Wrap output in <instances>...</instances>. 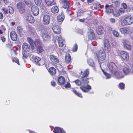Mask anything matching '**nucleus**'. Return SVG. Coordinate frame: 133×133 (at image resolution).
<instances>
[{"label":"nucleus","mask_w":133,"mask_h":133,"mask_svg":"<svg viewBox=\"0 0 133 133\" xmlns=\"http://www.w3.org/2000/svg\"><path fill=\"white\" fill-rule=\"evenodd\" d=\"M110 71L112 73L113 76L115 78L119 79L123 77L122 73L118 71L117 66L113 62L109 63L108 66Z\"/></svg>","instance_id":"nucleus-1"},{"label":"nucleus","mask_w":133,"mask_h":133,"mask_svg":"<svg viewBox=\"0 0 133 133\" xmlns=\"http://www.w3.org/2000/svg\"><path fill=\"white\" fill-rule=\"evenodd\" d=\"M133 23V18L130 16H127L123 19L121 22L123 25L131 24Z\"/></svg>","instance_id":"nucleus-2"},{"label":"nucleus","mask_w":133,"mask_h":133,"mask_svg":"<svg viewBox=\"0 0 133 133\" xmlns=\"http://www.w3.org/2000/svg\"><path fill=\"white\" fill-rule=\"evenodd\" d=\"M31 58L32 60H34L36 64L38 65H43L45 63V61L44 60H41L40 58L37 56H35L34 55L31 56Z\"/></svg>","instance_id":"nucleus-3"},{"label":"nucleus","mask_w":133,"mask_h":133,"mask_svg":"<svg viewBox=\"0 0 133 133\" xmlns=\"http://www.w3.org/2000/svg\"><path fill=\"white\" fill-rule=\"evenodd\" d=\"M25 4L22 2L18 3L17 6L19 12L21 14H23L25 12Z\"/></svg>","instance_id":"nucleus-4"},{"label":"nucleus","mask_w":133,"mask_h":133,"mask_svg":"<svg viewBox=\"0 0 133 133\" xmlns=\"http://www.w3.org/2000/svg\"><path fill=\"white\" fill-rule=\"evenodd\" d=\"M106 56V54L105 52L104 51L103 49L100 50L99 52L98 58V60L103 61L105 60Z\"/></svg>","instance_id":"nucleus-5"},{"label":"nucleus","mask_w":133,"mask_h":133,"mask_svg":"<svg viewBox=\"0 0 133 133\" xmlns=\"http://www.w3.org/2000/svg\"><path fill=\"white\" fill-rule=\"evenodd\" d=\"M59 2L63 8L67 9L70 8V3L67 0H60Z\"/></svg>","instance_id":"nucleus-6"},{"label":"nucleus","mask_w":133,"mask_h":133,"mask_svg":"<svg viewBox=\"0 0 133 133\" xmlns=\"http://www.w3.org/2000/svg\"><path fill=\"white\" fill-rule=\"evenodd\" d=\"M50 16L48 15H45L43 17V22L44 25H48L50 22Z\"/></svg>","instance_id":"nucleus-7"},{"label":"nucleus","mask_w":133,"mask_h":133,"mask_svg":"<svg viewBox=\"0 0 133 133\" xmlns=\"http://www.w3.org/2000/svg\"><path fill=\"white\" fill-rule=\"evenodd\" d=\"M31 11L34 16L37 15L39 12V10L38 7L36 5H33L32 6Z\"/></svg>","instance_id":"nucleus-8"},{"label":"nucleus","mask_w":133,"mask_h":133,"mask_svg":"<svg viewBox=\"0 0 133 133\" xmlns=\"http://www.w3.org/2000/svg\"><path fill=\"white\" fill-rule=\"evenodd\" d=\"M80 88L83 92H88L91 89V86L88 84L86 85H84L81 87Z\"/></svg>","instance_id":"nucleus-9"},{"label":"nucleus","mask_w":133,"mask_h":133,"mask_svg":"<svg viewBox=\"0 0 133 133\" xmlns=\"http://www.w3.org/2000/svg\"><path fill=\"white\" fill-rule=\"evenodd\" d=\"M121 56L122 58L125 60H128L129 59V55L126 52L122 51L120 53Z\"/></svg>","instance_id":"nucleus-10"},{"label":"nucleus","mask_w":133,"mask_h":133,"mask_svg":"<svg viewBox=\"0 0 133 133\" xmlns=\"http://www.w3.org/2000/svg\"><path fill=\"white\" fill-rule=\"evenodd\" d=\"M104 49L107 52H109L111 50V48L109 41L108 40H105L104 42Z\"/></svg>","instance_id":"nucleus-11"},{"label":"nucleus","mask_w":133,"mask_h":133,"mask_svg":"<svg viewBox=\"0 0 133 133\" xmlns=\"http://www.w3.org/2000/svg\"><path fill=\"white\" fill-rule=\"evenodd\" d=\"M88 37L89 39L92 40L95 38L94 33L93 30L90 29L88 32Z\"/></svg>","instance_id":"nucleus-12"},{"label":"nucleus","mask_w":133,"mask_h":133,"mask_svg":"<svg viewBox=\"0 0 133 133\" xmlns=\"http://www.w3.org/2000/svg\"><path fill=\"white\" fill-rule=\"evenodd\" d=\"M58 41L60 47H62L65 44V41L62 37L60 36L58 38Z\"/></svg>","instance_id":"nucleus-13"},{"label":"nucleus","mask_w":133,"mask_h":133,"mask_svg":"<svg viewBox=\"0 0 133 133\" xmlns=\"http://www.w3.org/2000/svg\"><path fill=\"white\" fill-rule=\"evenodd\" d=\"M130 28L129 27L123 28L120 29V31L121 33L124 34H128L130 31Z\"/></svg>","instance_id":"nucleus-14"},{"label":"nucleus","mask_w":133,"mask_h":133,"mask_svg":"<svg viewBox=\"0 0 133 133\" xmlns=\"http://www.w3.org/2000/svg\"><path fill=\"white\" fill-rule=\"evenodd\" d=\"M42 36L43 38V40L44 41H48L51 38V37L48 33L43 32Z\"/></svg>","instance_id":"nucleus-15"},{"label":"nucleus","mask_w":133,"mask_h":133,"mask_svg":"<svg viewBox=\"0 0 133 133\" xmlns=\"http://www.w3.org/2000/svg\"><path fill=\"white\" fill-rule=\"evenodd\" d=\"M53 132L55 133H66L63 128H61L58 127H55L54 130Z\"/></svg>","instance_id":"nucleus-16"},{"label":"nucleus","mask_w":133,"mask_h":133,"mask_svg":"<svg viewBox=\"0 0 133 133\" xmlns=\"http://www.w3.org/2000/svg\"><path fill=\"white\" fill-rule=\"evenodd\" d=\"M50 58L51 61L53 63L56 64L59 62L57 57L53 55H50Z\"/></svg>","instance_id":"nucleus-17"},{"label":"nucleus","mask_w":133,"mask_h":133,"mask_svg":"<svg viewBox=\"0 0 133 133\" xmlns=\"http://www.w3.org/2000/svg\"><path fill=\"white\" fill-rule=\"evenodd\" d=\"M22 48L24 51L26 52H29L30 50V45L26 43H24L23 44L22 46Z\"/></svg>","instance_id":"nucleus-18"},{"label":"nucleus","mask_w":133,"mask_h":133,"mask_svg":"<svg viewBox=\"0 0 133 133\" xmlns=\"http://www.w3.org/2000/svg\"><path fill=\"white\" fill-rule=\"evenodd\" d=\"M54 32L56 34H58L60 33V28L58 25H54L52 28Z\"/></svg>","instance_id":"nucleus-19"},{"label":"nucleus","mask_w":133,"mask_h":133,"mask_svg":"<svg viewBox=\"0 0 133 133\" xmlns=\"http://www.w3.org/2000/svg\"><path fill=\"white\" fill-rule=\"evenodd\" d=\"M96 32L99 35H102L104 32V30L102 26H99L97 29Z\"/></svg>","instance_id":"nucleus-20"},{"label":"nucleus","mask_w":133,"mask_h":133,"mask_svg":"<svg viewBox=\"0 0 133 133\" xmlns=\"http://www.w3.org/2000/svg\"><path fill=\"white\" fill-rule=\"evenodd\" d=\"M10 36L11 39L13 41L17 40V34L14 31H12L11 32Z\"/></svg>","instance_id":"nucleus-21"},{"label":"nucleus","mask_w":133,"mask_h":133,"mask_svg":"<svg viewBox=\"0 0 133 133\" xmlns=\"http://www.w3.org/2000/svg\"><path fill=\"white\" fill-rule=\"evenodd\" d=\"M26 19L29 23H33L34 22V17L31 15L29 14L26 17Z\"/></svg>","instance_id":"nucleus-22"},{"label":"nucleus","mask_w":133,"mask_h":133,"mask_svg":"<svg viewBox=\"0 0 133 133\" xmlns=\"http://www.w3.org/2000/svg\"><path fill=\"white\" fill-rule=\"evenodd\" d=\"M105 8L106 12L108 14H109L114 12V10L112 9H110L108 5L106 4L105 6Z\"/></svg>","instance_id":"nucleus-23"},{"label":"nucleus","mask_w":133,"mask_h":133,"mask_svg":"<svg viewBox=\"0 0 133 133\" xmlns=\"http://www.w3.org/2000/svg\"><path fill=\"white\" fill-rule=\"evenodd\" d=\"M124 48L128 50H130L131 49V46L130 45L127 44L126 41L123 40V42Z\"/></svg>","instance_id":"nucleus-24"},{"label":"nucleus","mask_w":133,"mask_h":133,"mask_svg":"<svg viewBox=\"0 0 133 133\" xmlns=\"http://www.w3.org/2000/svg\"><path fill=\"white\" fill-rule=\"evenodd\" d=\"M123 72L125 75L131 74L133 73V72L131 71L130 69L127 67H125L123 68Z\"/></svg>","instance_id":"nucleus-25"},{"label":"nucleus","mask_w":133,"mask_h":133,"mask_svg":"<svg viewBox=\"0 0 133 133\" xmlns=\"http://www.w3.org/2000/svg\"><path fill=\"white\" fill-rule=\"evenodd\" d=\"M89 78H87L85 77H82L81 80L82 83L84 85H87L89 83L88 80Z\"/></svg>","instance_id":"nucleus-26"},{"label":"nucleus","mask_w":133,"mask_h":133,"mask_svg":"<svg viewBox=\"0 0 133 133\" xmlns=\"http://www.w3.org/2000/svg\"><path fill=\"white\" fill-rule=\"evenodd\" d=\"M58 81L59 83L61 84H64L65 82L64 77L63 76L59 77L58 79Z\"/></svg>","instance_id":"nucleus-27"},{"label":"nucleus","mask_w":133,"mask_h":133,"mask_svg":"<svg viewBox=\"0 0 133 133\" xmlns=\"http://www.w3.org/2000/svg\"><path fill=\"white\" fill-rule=\"evenodd\" d=\"M49 72L51 75H54L56 73V70L55 68L51 67L50 68Z\"/></svg>","instance_id":"nucleus-28"},{"label":"nucleus","mask_w":133,"mask_h":133,"mask_svg":"<svg viewBox=\"0 0 133 133\" xmlns=\"http://www.w3.org/2000/svg\"><path fill=\"white\" fill-rule=\"evenodd\" d=\"M71 57L69 54H66L65 57V61L67 63H69L71 61Z\"/></svg>","instance_id":"nucleus-29"},{"label":"nucleus","mask_w":133,"mask_h":133,"mask_svg":"<svg viewBox=\"0 0 133 133\" xmlns=\"http://www.w3.org/2000/svg\"><path fill=\"white\" fill-rule=\"evenodd\" d=\"M121 6L123 7V8L125 10H126V11L127 12H128L130 11V10L129 8L127 6L126 3H123L122 4Z\"/></svg>","instance_id":"nucleus-30"},{"label":"nucleus","mask_w":133,"mask_h":133,"mask_svg":"<svg viewBox=\"0 0 133 133\" xmlns=\"http://www.w3.org/2000/svg\"><path fill=\"white\" fill-rule=\"evenodd\" d=\"M64 16L63 15H59L57 17V20L60 22H62L64 19Z\"/></svg>","instance_id":"nucleus-31"},{"label":"nucleus","mask_w":133,"mask_h":133,"mask_svg":"<svg viewBox=\"0 0 133 133\" xmlns=\"http://www.w3.org/2000/svg\"><path fill=\"white\" fill-rule=\"evenodd\" d=\"M51 11L54 13H57L59 11L58 8L56 6H54L51 8Z\"/></svg>","instance_id":"nucleus-32"},{"label":"nucleus","mask_w":133,"mask_h":133,"mask_svg":"<svg viewBox=\"0 0 133 133\" xmlns=\"http://www.w3.org/2000/svg\"><path fill=\"white\" fill-rule=\"evenodd\" d=\"M81 14L84 13L85 14H87L89 16L91 13V11L89 10H87L86 9L81 10L80 11Z\"/></svg>","instance_id":"nucleus-33"},{"label":"nucleus","mask_w":133,"mask_h":133,"mask_svg":"<svg viewBox=\"0 0 133 133\" xmlns=\"http://www.w3.org/2000/svg\"><path fill=\"white\" fill-rule=\"evenodd\" d=\"M45 2L48 6H52L55 4L54 0H45Z\"/></svg>","instance_id":"nucleus-34"},{"label":"nucleus","mask_w":133,"mask_h":133,"mask_svg":"<svg viewBox=\"0 0 133 133\" xmlns=\"http://www.w3.org/2000/svg\"><path fill=\"white\" fill-rule=\"evenodd\" d=\"M81 73L82 75L84 76L83 77H87L89 74V70L88 69H86L83 72L81 71Z\"/></svg>","instance_id":"nucleus-35"},{"label":"nucleus","mask_w":133,"mask_h":133,"mask_svg":"<svg viewBox=\"0 0 133 133\" xmlns=\"http://www.w3.org/2000/svg\"><path fill=\"white\" fill-rule=\"evenodd\" d=\"M87 62L88 64L91 66L93 67L94 65V63L92 59H89L87 60Z\"/></svg>","instance_id":"nucleus-36"},{"label":"nucleus","mask_w":133,"mask_h":133,"mask_svg":"<svg viewBox=\"0 0 133 133\" xmlns=\"http://www.w3.org/2000/svg\"><path fill=\"white\" fill-rule=\"evenodd\" d=\"M100 67H101V69H102V70L105 76L106 77V78L107 79H109V78H111V75L107 73L106 72H105L101 68V65H100Z\"/></svg>","instance_id":"nucleus-37"},{"label":"nucleus","mask_w":133,"mask_h":133,"mask_svg":"<svg viewBox=\"0 0 133 133\" xmlns=\"http://www.w3.org/2000/svg\"><path fill=\"white\" fill-rule=\"evenodd\" d=\"M72 91L76 95H77L78 97L81 98L82 97V95L80 93L77 92V91L75 89H72Z\"/></svg>","instance_id":"nucleus-38"},{"label":"nucleus","mask_w":133,"mask_h":133,"mask_svg":"<svg viewBox=\"0 0 133 133\" xmlns=\"http://www.w3.org/2000/svg\"><path fill=\"white\" fill-rule=\"evenodd\" d=\"M112 34L114 36L116 37H118L119 36L118 32L116 30H114L112 31Z\"/></svg>","instance_id":"nucleus-39"},{"label":"nucleus","mask_w":133,"mask_h":133,"mask_svg":"<svg viewBox=\"0 0 133 133\" xmlns=\"http://www.w3.org/2000/svg\"><path fill=\"white\" fill-rule=\"evenodd\" d=\"M27 40L31 45H33L34 44V41L31 38L29 37L27 38Z\"/></svg>","instance_id":"nucleus-40"},{"label":"nucleus","mask_w":133,"mask_h":133,"mask_svg":"<svg viewBox=\"0 0 133 133\" xmlns=\"http://www.w3.org/2000/svg\"><path fill=\"white\" fill-rule=\"evenodd\" d=\"M8 10L9 13L11 14H12L14 12L13 8L11 6H8Z\"/></svg>","instance_id":"nucleus-41"},{"label":"nucleus","mask_w":133,"mask_h":133,"mask_svg":"<svg viewBox=\"0 0 133 133\" xmlns=\"http://www.w3.org/2000/svg\"><path fill=\"white\" fill-rule=\"evenodd\" d=\"M126 11V10L125 9L122 8H121L119 9L118 10V12H119L120 14H122L124 13Z\"/></svg>","instance_id":"nucleus-42"},{"label":"nucleus","mask_w":133,"mask_h":133,"mask_svg":"<svg viewBox=\"0 0 133 133\" xmlns=\"http://www.w3.org/2000/svg\"><path fill=\"white\" fill-rule=\"evenodd\" d=\"M34 1L35 4L37 5H39L41 4L42 0H34Z\"/></svg>","instance_id":"nucleus-43"},{"label":"nucleus","mask_w":133,"mask_h":133,"mask_svg":"<svg viewBox=\"0 0 133 133\" xmlns=\"http://www.w3.org/2000/svg\"><path fill=\"white\" fill-rule=\"evenodd\" d=\"M125 84L123 83H120L119 84V88L121 89H124V88Z\"/></svg>","instance_id":"nucleus-44"},{"label":"nucleus","mask_w":133,"mask_h":133,"mask_svg":"<svg viewBox=\"0 0 133 133\" xmlns=\"http://www.w3.org/2000/svg\"><path fill=\"white\" fill-rule=\"evenodd\" d=\"M77 49V45L76 44H75L72 48V51L74 52L76 51Z\"/></svg>","instance_id":"nucleus-45"},{"label":"nucleus","mask_w":133,"mask_h":133,"mask_svg":"<svg viewBox=\"0 0 133 133\" xmlns=\"http://www.w3.org/2000/svg\"><path fill=\"white\" fill-rule=\"evenodd\" d=\"M2 10L4 14L6 15L8 14V10L6 8H2Z\"/></svg>","instance_id":"nucleus-46"},{"label":"nucleus","mask_w":133,"mask_h":133,"mask_svg":"<svg viewBox=\"0 0 133 133\" xmlns=\"http://www.w3.org/2000/svg\"><path fill=\"white\" fill-rule=\"evenodd\" d=\"M24 2L28 6H29V5H31L32 4V3L29 1H25L24 0Z\"/></svg>","instance_id":"nucleus-47"},{"label":"nucleus","mask_w":133,"mask_h":133,"mask_svg":"<svg viewBox=\"0 0 133 133\" xmlns=\"http://www.w3.org/2000/svg\"><path fill=\"white\" fill-rule=\"evenodd\" d=\"M12 61H14L19 65V62L18 59L16 58H14L12 59Z\"/></svg>","instance_id":"nucleus-48"},{"label":"nucleus","mask_w":133,"mask_h":133,"mask_svg":"<svg viewBox=\"0 0 133 133\" xmlns=\"http://www.w3.org/2000/svg\"><path fill=\"white\" fill-rule=\"evenodd\" d=\"M75 83L78 86L80 85L81 84V81L78 79L77 80L75 81Z\"/></svg>","instance_id":"nucleus-49"},{"label":"nucleus","mask_w":133,"mask_h":133,"mask_svg":"<svg viewBox=\"0 0 133 133\" xmlns=\"http://www.w3.org/2000/svg\"><path fill=\"white\" fill-rule=\"evenodd\" d=\"M37 50L39 52L41 53L43 51V49L42 48L39 46L37 48Z\"/></svg>","instance_id":"nucleus-50"},{"label":"nucleus","mask_w":133,"mask_h":133,"mask_svg":"<svg viewBox=\"0 0 133 133\" xmlns=\"http://www.w3.org/2000/svg\"><path fill=\"white\" fill-rule=\"evenodd\" d=\"M120 13L118 12H115L113 14V15L115 17H118L120 15Z\"/></svg>","instance_id":"nucleus-51"},{"label":"nucleus","mask_w":133,"mask_h":133,"mask_svg":"<svg viewBox=\"0 0 133 133\" xmlns=\"http://www.w3.org/2000/svg\"><path fill=\"white\" fill-rule=\"evenodd\" d=\"M114 4L115 6H118L120 5V2L117 0Z\"/></svg>","instance_id":"nucleus-52"},{"label":"nucleus","mask_w":133,"mask_h":133,"mask_svg":"<svg viewBox=\"0 0 133 133\" xmlns=\"http://www.w3.org/2000/svg\"><path fill=\"white\" fill-rule=\"evenodd\" d=\"M100 7V5L99 4H97L96 6L94 7V8L97 10L99 9Z\"/></svg>","instance_id":"nucleus-53"},{"label":"nucleus","mask_w":133,"mask_h":133,"mask_svg":"<svg viewBox=\"0 0 133 133\" xmlns=\"http://www.w3.org/2000/svg\"><path fill=\"white\" fill-rule=\"evenodd\" d=\"M110 21L111 23H114L115 22L116 20L114 18H112L110 19Z\"/></svg>","instance_id":"nucleus-54"},{"label":"nucleus","mask_w":133,"mask_h":133,"mask_svg":"<svg viewBox=\"0 0 133 133\" xmlns=\"http://www.w3.org/2000/svg\"><path fill=\"white\" fill-rule=\"evenodd\" d=\"M28 57V55L27 53H24L23 54V58L24 59V58H26Z\"/></svg>","instance_id":"nucleus-55"},{"label":"nucleus","mask_w":133,"mask_h":133,"mask_svg":"<svg viewBox=\"0 0 133 133\" xmlns=\"http://www.w3.org/2000/svg\"><path fill=\"white\" fill-rule=\"evenodd\" d=\"M70 86V85L69 83H67L65 85V87L66 88H69Z\"/></svg>","instance_id":"nucleus-56"},{"label":"nucleus","mask_w":133,"mask_h":133,"mask_svg":"<svg viewBox=\"0 0 133 133\" xmlns=\"http://www.w3.org/2000/svg\"><path fill=\"white\" fill-rule=\"evenodd\" d=\"M51 84L53 86H55L56 84V82L54 81H52L51 82Z\"/></svg>","instance_id":"nucleus-57"},{"label":"nucleus","mask_w":133,"mask_h":133,"mask_svg":"<svg viewBox=\"0 0 133 133\" xmlns=\"http://www.w3.org/2000/svg\"><path fill=\"white\" fill-rule=\"evenodd\" d=\"M3 18V16L2 12H0V19H2Z\"/></svg>","instance_id":"nucleus-58"},{"label":"nucleus","mask_w":133,"mask_h":133,"mask_svg":"<svg viewBox=\"0 0 133 133\" xmlns=\"http://www.w3.org/2000/svg\"><path fill=\"white\" fill-rule=\"evenodd\" d=\"M79 21L81 22H86V19L85 18L82 19H79Z\"/></svg>","instance_id":"nucleus-59"},{"label":"nucleus","mask_w":133,"mask_h":133,"mask_svg":"<svg viewBox=\"0 0 133 133\" xmlns=\"http://www.w3.org/2000/svg\"><path fill=\"white\" fill-rule=\"evenodd\" d=\"M22 30H19L18 31L19 34L21 35V36H22L23 35V33L22 32Z\"/></svg>","instance_id":"nucleus-60"},{"label":"nucleus","mask_w":133,"mask_h":133,"mask_svg":"<svg viewBox=\"0 0 133 133\" xmlns=\"http://www.w3.org/2000/svg\"><path fill=\"white\" fill-rule=\"evenodd\" d=\"M117 43L116 41H114L112 43V45L114 46H115L117 44Z\"/></svg>","instance_id":"nucleus-61"},{"label":"nucleus","mask_w":133,"mask_h":133,"mask_svg":"<svg viewBox=\"0 0 133 133\" xmlns=\"http://www.w3.org/2000/svg\"><path fill=\"white\" fill-rule=\"evenodd\" d=\"M5 4H7L8 3V0H3Z\"/></svg>","instance_id":"nucleus-62"},{"label":"nucleus","mask_w":133,"mask_h":133,"mask_svg":"<svg viewBox=\"0 0 133 133\" xmlns=\"http://www.w3.org/2000/svg\"><path fill=\"white\" fill-rule=\"evenodd\" d=\"M1 40L3 42L5 41V38L4 37H2L1 38Z\"/></svg>","instance_id":"nucleus-63"},{"label":"nucleus","mask_w":133,"mask_h":133,"mask_svg":"<svg viewBox=\"0 0 133 133\" xmlns=\"http://www.w3.org/2000/svg\"><path fill=\"white\" fill-rule=\"evenodd\" d=\"M130 36L133 39V32H131L130 34Z\"/></svg>","instance_id":"nucleus-64"}]
</instances>
